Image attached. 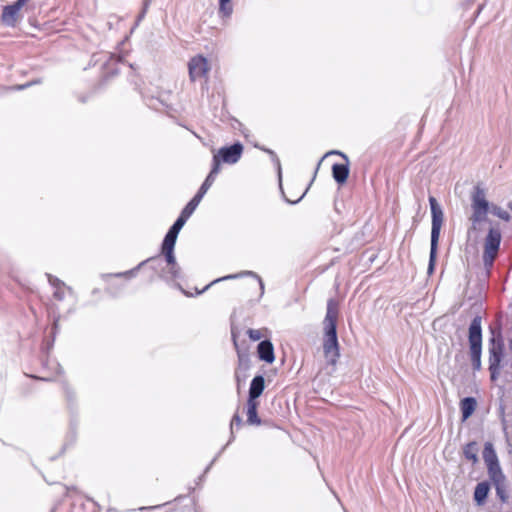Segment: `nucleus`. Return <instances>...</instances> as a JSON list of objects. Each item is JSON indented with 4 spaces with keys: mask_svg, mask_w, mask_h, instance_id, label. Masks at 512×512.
Listing matches in <instances>:
<instances>
[{
    "mask_svg": "<svg viewBox=\"0 0 512 512\" xmlns=\"http://www.w3.org/2000/svg\"><path fill=\"white\" fill-rule=\"evenodd\" d=\"M488 339V371L491 382H496L502 371L506 383H512V360L505 359V343L500 328L490 327Z\"/></svg>",
    "mask_w": 512,
    "mask_h": 512,
    "instance_id": "obj_1",
    "label": "nucleus"
},
{
    "mask_svg": "<svg viewBox=\"0 0 512 512\" xmlns=\"http://www.w3.org/2000/svg\"><path fill=\"white\" fill-rule=\"evenodd\" d=\"M338 304L329 299L323 320V353L327 363L335 366L340 357V345L337 335Z\"/></svg>",
    "mask_w": 512,
    "mask_h": 512,
    "instance_id": "obj_2",
    "label": "nucleus"
},
{
    "mask_svg": "<svg viewBox=\"0 0 512 512\" xmlns=\"http://www.w3.org/2000/svg\"><path fill=\"white\" fill-rule=\"evenodd\" d=\"M429 205L431 210L432 223L430 254L427 272L428 274H432L434 272L437 259L438 243L440 238L441 227L444 220V213L442 207L440 206V204L438 203L437 199L434 196H429Z\"/></svg>",
    "mask_w": 512,
    "mask_h": 512,
    "instance_id": "obj_3",
    "label": "nucleus"
},
{
    "mask_svg": "<svg viewBox=\"0 0 512 512\" xmlns=\"http://www.w3.org/2000/svg\"><path fill=\"white\" fill-rule=\"evenodd\" d=\"M482 318L476 315L468 329V342H469V354L474 371H480L482 369Z\"/></svg>",
    "mask_w": 512,
    "mask_h": 512,
    "instance_id": "obj_4",
    "label": "nucleus"
},
{
    "mask_svg": "<svg viewBox=\"0 0 512 512\" xmlns=\"http://www.w3.org/2000/svg\"><path fill=\"white\" fill-rule=\"evenodd\" d=\"M501 240L502 235L499 224L490 227L484 239V250L482 255L486 278L491 274V270L500 250Z\"/></svg>",
    "mask_w": 512,
    "mask_h": 512,
    "instance_id": "obj_5",
    "label": "nucleus"
},
{
    "mask_svg": "<svg viewBox=\"0 0 512 512\" xmlns=\"http://www.w3.org/2000/svg\"><path fill=\"white\" fill-rule=\"evenodd\" d=\"M472 215L470 220L473 224L481 223L486 220L487 214L491 210L489 201L485 197V191L479 186H475L471 195Z\"/></svg>",
    "mask_w": 512,
    "mask_h": 512,
    "instance_id": "obj_6",
    "label": "nucleus"
},
{
    "mask_svg": "<svg viewBox=\"0 0 512 512\" xmlns=\"http://www.w3.org/2000/svg\"><path fill=\"white\" fill-rule=\"evenodd\" d=\"M148 264L150 269H152L156 273H160L165 270V257L162 258V254L150 257L142 262H140L135 268L130 269L125 272H120L114 274L116 277H125V278H133L136 276L137 271L144 265Z\"/></svg>",
    "mask_w": 512,
    "mask_h": 512,
    "instance_id": "obj_7",
    "label": "nucleus"
},
{
    "mask_svg": "<svg viewBox=\"0 0 512 512\" xmlns=\"http://www.w3.org/2000/svg\"><path fill=\"white\" fill-rule=\"evenodd\" d=\"M25 4L16 0L12 4L5 5L1 13V23L6 27H15L21 20V9Z\"/></svg>",
    "mask_w": 512,
    "mask_h": 512,
    "instance_id": "obj_8",
    "label": "nucleus"
},
{
    "mask_svg": "<svg viewBox=\"0 0 512 512\" xmlns=\"http://www.w3.org/2000/svg\"><path fill=\"white\" fill-rule=\"evenodd\" d=\"M483 460L487 466L489 478H494L503 474L498 456L491 442H486L484 444Z\"/></svg>",
    "mask_w": 512,
    "mask_h": 512,
    "instance_id": "obj_9",
    "label": "nucleus"
},
{
    "mask_svg": "<svg viewBox=\"0 0 512 512\" xmlns=\"http://www.w3.org/2000/svg\"><path fill=\"white\" fill-rule=\"evenodd\" d=\"M243 153V145L235 142L232 145L221 147L216 154L217 157L226 164H235L241 158Z\"/></svg>",
    "mask_w": 512,
    "mask_h": 512,
    "instance_id": "obj_10",
    "label": "nucleus"
},
{
    "mask_svg": "<svg viewBox=\"0 0 512 512\" xmlns=\"http://www.w3.org/2000/svg\"><path fill=\"white\" fill-rule=\"evenodd\" d=\"M165 257V270L159 273V278L169 282H174L175 280L182 277L181 267L176 261L175 254H173L172 260H170L167 256Z\"/></svg>",
    "mask_w": 512,
    "mask_h": 512,
    "instance_id": "obj_11",
    "label": "nucleus"
},
{
    "mask_svg": "<svg viewBox=\"0 0 512 512\" xmlns=\"http://www.w3.org/2000/svg\"><path fill=\"white\" fill-rule=\"evenodd\" d=\"M330 154L340 155L345 159V163H335L332 165V176L339 185L344 184L349 176V160L348 157L340 151H332Z\"/></svg>",
    "mask_w": 512,
    "mask_h": 512,
    "instance_id": "obj_12",
    "label": "nucleus"
},
{
    "mask_svg": "<svg viewBox=\"0 0 512 512\" xmlns=\"http://www.w3.org/2000/svg\"><path fill=\"white\" fill-rule=\"evenodd\" d=\"M188 69L191 81H196L203 77L208 71L206 58L201 55L193 57L188 63Z\"/></svg>",
    "mask_w": 512,
    "mask_h": 512,
    "instance_id": "obj_13",
    "label": "nucleus"
},
{
    "mask_svg": "<svg viewBox=\"0 0 512 512\" xmlns=\"http://www.w3.org/2000/svg\"><path fill=\"white\" fill-rule=\"evenodd\" d=\"M244 276L254 277V278H256L258 280L259 286H260V290H261V294L260 295L262 296L264 294V283H263L261 277L257 273H255L253 271H242V272H239V273H236V274H230V275H227V276L215 279L212 282H210L208 285H206L202 290H196V295L202 294L203 292L208 290L213 284H215L217 282L225 281V280H230V279H237V278H241V277H244Z\"/></svg>",
    "mask_w": 512,
    "mask_h": 512,
    "instance_id": "obj_14",
    "label": "nucleus"
},
{
    "mask_svg": "<svg viewBox=\"0 0 512 512\" xmlns=\"http://www.w3.org/2000/svg\"><path fill=\"white\" fill-rule=\"evenodd\" d=\"M258 358L266 363H272L275 360L274 347L270 340L265 339L259 342L257 346Z\"/></svg>",
    "mask_w": 512,
    "mask_h": 512,
    "instance_id": "obj_15",
    "label": "nucleus"
},
{
    "mask_svg": "<svg viewBox=\"0 0 512 512\" xmlns=\"http://www.w3.org/2000/svg\"><path fill=\"white\" fill-rule=\"evenodd\" d=\"M265 389V379L262 375H256L251 380L248 399L252 401H258V398L262 395Z\"/></svg>",
    "mask_w": 512,
    "mask_h": 512,
    "instance_id": "obj_16",
    "label": "nucleus"
},
{
    "mask_svg": "<svg viewBox=\"0 0 512 512\" xmlns=\"http://www.w3.org/2000/svg\"><path fill=\"white\" fill-rule=\"evenodd\" d=\"M178 234L173 233L172 231L168 230L166 233L162 245H161V254L163 256H167L170 260H172L173 254H174V248L176 244Z\"/></svg>",
    "mask_w": 512,
    "mask_h": 512,
    "instance_id": "obj_17",
    "label": "nucleus"
},
{
    "mask_svg": "<svg viewBox=\"0 0 512 512\" xmlns=\"http://www.w3.org/2000/svg\"><path fill=\"white\" fill-rule=\"evenodd\" d=\"M491 489V484L489 481L479 482L474 489V501L478 506H482L485 504L487 497L489 495Z\"/></svg>",
    "mask_w": 512,
    "mask_h": 512,
    "instance_id": "obj_18",
    "label": "nucleus"
},
{
    "mask_svg": "<svg viewBox=\"0 0 512 512\" xmlns=\"http://www.w3.org/2000/svg\"><path fill=\"white\" fill-rule=\"evenodd\" d=\"M211 186L212 184L204 180V182L202 183L194 197L185 205L184 208L187 210V212L193 214V212L196 210L197 206L199 205L202 198L204 197V195L207 193Z\"/></svg>",
    "mask_w": 512,
    "mask_h": 512,
    "instance_id": "obj_19",
    "label": "nucleus"
},
{
    "mask_svg": "<svg viewBox=\"0 0 512 512\" xmlns=\"http://www.w3.org/2000/svg\"><path fill=\"white\" fill-rule=\"evenodd\" d=\"M477 407V401L474 397L468 396L464 397L460 401V411H461V417L462 421H466L468 418L472 416L475 409Z\"/></svg>",
    "mask_w": 512,
    "mask_h": 512,
    "instance_id": "obj_20",
    "label": "nucleus"
},
{
    "mask_svg": "<svg viewBox=\"0 0 512 512\" xmlns=\"http://www.w3.org/2000/svg\"><path fill=\"white\" fill-rule=\"evenodd\" d=\"M104 56L107 58L103 64V67L105 68L104 79L107 80L109 77H112L119 73V70L117 68H113V66L120 62L121 58L111 54H105Z\"/></svg>",
    "mask_w": 512,
    "mask_h": 512,
    "instance_id": "obj_21",
    "label": "nucleus"
},
{
    "mask_svg": "<svg viewBox=\"0 0 512 512\" xmlns=\"http://www.w3.org/2000/svg\"><path fill=\"white\" fill-rule=\"evenodd\" d=\"M258 401L247 400V424L260 425L261 419L258 416Z\"/></svg>",
    "mask_w": 512,
    "mask_h": 512,
    "instance_id": "obj_22",
    "label": "nucleus"
},
{
    "mask_svg": "<svg viewBox=\"0 0 512 512\" xmlns=\"http://www.w3.org/2000/svg\"><path fill=\"white\" fill-rule=\"evenodd\" d=\"M491 482L493 483L494 487H495V490H496V494L498 496V498L502 501V502H506L507 501V493H506V485H505V475L504 474H501L500 476H496L494 478H490Z\"/></svg>",
    "mask_w": 512,
    "mask_h": 512,
    "instance_id": "obj_23",
    "label": "nucleus"
},
{
    "mask_svg": "<svg viewBox=\"0 0 512 512\" xmlns=\"http://www.w3.org/2000/svg\"><path fill=\"white\" fill-rule=\"evenodd\" d=\"M191 215L192 214L190 212H187V210L183 208L180 215L169 228V230L172 231L173 233L179 234L180 230L183 228V226L185 225V223L187 222Z\"/></svg>",
    "mask_w": 512,
    "mask_h": 512,
    "instance_id": "obj_24",
    "label": "nucleus"
},
{
    "mask_svg": "<svg viewBox=\"0 0 512 512\" xmlns=\"http://www.w3.org/2000/svg\"><path fill=\"white\" fill-rule=\"evenodd\" d=\"M464 457L473 463L478 462V445L475 441L467 443L463 448Z\"/></svg>",
    "mask_w": 512,
    "mask_h": 512,
    "instance_id": "obj_25",
    "label": "nucleus"
},
{
    "mask_svg": "<svg viewBox=\"0 0 512 512\" xmlns=\"http://www.w3.org/2000/svg\"><path fill=\"white\" fill-rule=\"evenodd\" d=\"M233 342H234L236 349H238L237 341H236L234 335H233ZM237 353H238V358H239V365H238L237 370L238 371L242 370L244 372L243 379H245V377H246L245 372L249 369V359H248L247 355L241 353L239 350H237Z\"/></svg>",
    "mask_w": 512,
    "mask_h": 512,
    "instance_id": "obj_26",
    "label": "nucleus"
},
{
    "mask_svg": "<svg viewBox=\"0 0 512 512\" xmlns=\"http://www.w3.org/2000/svg\"><path fill=\"white\" fill-rule=\"evenodd\" d=\"M223 163L222 160H220L217 155H214L213 156V165H212V168L209 172V174L207 175L205 181H207L208 183L210 184H213L214 181H215V178L217 176V174L219 173L220 171V164Z\"/></svg>",
    "mask_w": 512,
    "mask_h": 512,
    "instance_id": "obj_27",
    "label": "nucleus"
},
{
    "mask_svg": "<svg viewBox=\"0 0 512 512\" xmlns=\"http://www.w3.org/2000/svg\"><path fill=\"white\" fill-rule=\"evenodd\" d=\"M255 147L261 149L262 151H264V152H266L267 154L270 155L271 160H272V162L274 163V165H275V167L277 169L279 181L281 182V177H282L281 163H280V160H279L278 156L276 155V153L273 150H271L269 148H266V147H261L259 145H256Z\"/></svg>",
    "mask_w": 512,
    "mask_h": 512,
    "instance_id": "obj_28",
    "label": "nucleus"
},
{
    "mask_svg": "<svg viewBox=\"0 0 512 512\" xmlns=\"http://www.w3.org/2000/svg\"><path fill=\"white\" fill-rule=\"evenodd\" d=\"M233 12V8L231 5V0H219V14L223 17L231 16Z\"/></svg>",
    "mask_w": 512,
    "mask_h": 512,
    "instance_id": "obj_29",
    "label": "nucleus"
},
{
    "mask_svg": "<svg viewBox=\"0 0 512 512\" xmlns=\"http://www.w3.org/2000/svg\"><path fill=\"white\" fill-rule=\"evenodd\" d=\"M490 212H491L494 216H496V217H498V218H500L501 220H504V221H506V222H508V221L511 219L510 214H509L506 210H504L503 208H501L500 206L492 205V206H491V210H490Z\"/></svg>",
    "mask_w": 512,
    "mask_h": 512,
    "instance_id": "obj_30",
    "label": "nucleus"
},
{
    "mask_svg": "<svg viewBox=\"0 0 512 512\" xmlns=\"http://www.w3.org/2000/svg\"><path fill=\"white\" fill-rule=\"evenodd\" d=\"M242 425V418L238 413H235L232 417L230 429H231V440H234V428H239Z\"/></svg>",
    "mask_w": 512,
    "mask_h": 512,
    "instance_id": "obj_31",
    "label": "nucleus"
},
{
    "mask_svg": "<svg viewBox=\"0 0 512 512\" xmlns=\"http://www.w3.org/2000/svg\"><path fill=\"white\" fill-rule=\"evenodd\" d=\"M247 334L252 341H258L262 338L261 331L257 329L250 328L247 330Z\"/></svg>",
    "mask_w": 512,
    "mask_h": 512,
    "instance_id": "obj_32",
    "label": "nucleus"
},
{
    "mask_svg": "<svg viewBox=\"0 0 512 512\" xmlns=\"http://www.w3.org/2000/svg\"><path fill=\"white\" fill-rule=\"evenodd\" d=\"M65 288L66 286H60L55 288L53 296L56 300L62 301L65 298Z\"/></svg>",
    "mask_w": 512,
    "mask_h": 512,
    "instance_id": "obj_33",
    "label": "nucleus"
},
{
    "mask_svg": "<svg viewBox=\"0 0 512 512\" xmlns=\"http://www.w3.org/2000/svg\"><path fill=\"white\" fill-rule=\"evenodd\" d=\"M46 275L48 277V281H49L50 285L53 286L54 288H57L60 286H65L64 282H62L57 277L52 276L51 274H46Z\"/></svg>",
    "mask_w": 512,
    "mask_h": 512,
    "instance_id": "obj_34",
    "label": "nucleus"
},
{
    "mask_svg": "<svg viewBox=\"0 0 512 512\" xmlns=\"http://www.w3.org/2000/svg\"><path fill=\"white\" fill-rule=\"evenodd\" d=\"M58 322H59V317L55 318L54 319V322H53V326H52V334H53V338L51 340V342H49L47 344V350L49 351L52 346H53V342H54V339H55V335L57 333V330H58Z\"/></svg>",
    "mask_w": 512,
    "mask_h": 512,
    "instance_id": "obj_35",
    "label": "nucleus"
},
{
    "mask_svg": "<svg viewBox=\"0 0 512 512\" xmlns=\"http://www.w3.org/2000/svg\"><path fill=\"white\" fill-rule=\"evenodd\" d=\"M149 5H150V0H144V2H143V9H142V11L140 12V14L137 17V23L144 18Z\"/></svg>",
    "mask_w": 512,
    "mask_h": 512,
    "instance_id": "obj_36",
    "label": "nucleus"
},
{
    "mask_svg": "<svg viewBox=\"0 0 512 512\" xmlns=\"http://www.w3.org/2000/svg\"><path fill=\"white\" fill-rule=\"evenodd\" d=\"M226 446H224L221 451L212 459V461L210 462V464L206 467L204 473L202 476L199 477V480L202 481V479L204 478L205 474L210 470V468L212 467V465L215 463V461L217 460V458L220 456V454L222 453V451L225 449Z\"/></svg>",
    "mask_w": 512,
    "mask_h": 512,
    "instance_id": "obj_37",
    "label": "nucleus"
},
{
    "mask_svg": "<svg viewBox=\"0 0 512 512\" xmlns=\"http://www.w3.org/2000/svg\"><path fill=\"white\" fill-rule=\"evenodd\" d=\"M63 389H64L65 395L67 397V400L71 401L73 393H72L70 387L67 384H64Z\"/></svg>",
    "mask_w": 512,
    "mask_h": 512,
    "instance_id": "obj_38",
    "label": "nucleus"
},
{
    "mask_svg": "<svg viewBox=\"0 0 512 512\" xmlns=\"http://www.w3.org/2000/svg\"><path fill=\"white\" fill-rule=\"evenodd\" d=\"M36 83H39V81H32V82H28L26 84H23V85H17L14 87V89L16 90H24L30 86H32L33 84H36Z\"/></svg>",
    "mask_w": 512,
    "mask_h": 512,
    "instance_id": "obj_39",
    "label": "nucleus"
},
{
    "mask_svg": "<svg viewBox=\"0 0 512 512\" xmlns=\"http://www.w3.org/2000/svg\"><path fill=\"white\" fill-rule=\"evenodd\" d=\"M304 195H305V193H303V194H302V195H301L297 200H295V201L289 200V199H287V198H285V201H286L287 203H289V204H296V203H298V202H299V201L304 197Z\"/></svg>",
    "mask_w": 512,
    "mask_h": 512,
    "instance_id": "obj_40",
    "label": "nucleus"
},
{
    "mask_svg": "<svg viewBox=\"0 0 512 512\" xmlns=\"http://www.w3.org/2000/svg\"><path fill=\"white\" fill-rule=\"evenodd\" d=\"M175 286L179 288L186 296H192V294L186 292L179 283H175Z\"/></svg>",
    "mask_w": 512,
    "mask_h": 512,
    "instance_id": "obj_41",
    "label": "nucleus"
},
{
    "mask_svg": "<svg viewBox=\"0 0 512 512\" xmlns=\"http://www.w3.org/2000/svg\"><path fill=\"white\" fill-rule=\"evenodd\" d=\"M235 379L237 381V384H240V381L242 380V377L240 376V371L236 370L235 372Z\"/></svg>",
    "mask_w": 512,
    "mask_h": 512,
    "instance_id": "obj_42",
    "label": "nucleus"
},
{
    "mask_svg": "<svg viewBox=\"0 0 512 512\" xmlns=\"http://www.w3.org/2000/svg\"><path fill=\"white\" fill-rule=\"evenodd\" d=\"M161 507H162V505H155V506L149 507V509H154L155 510V509H159Z\"/></svg>",
    "mask_w": 512,
    "mask_h": 512,
    "instance_id": "obj_43",
    "label": "nucleus"
},
{
    "mask_svg": "<svg viewBox=\"0 0 512 512\" xmlns=\"http://www.w3.org/2000/svg\"><path fill=\"white\" fill-rule=\"evenodd\" d=\"M129 67H130L131 69H133V70H136V69H137V66H136V65H134V64H129Z\"/></svg>",
    "mask_w": 512,
    "mask_h": 512,
    "instance_id": "obj_44",
    "label": "nucleus"
},
{
    "mask_svg": "<svg viewBox=\"0 0 512 512\" xmlns=\"http://www.w3.org/2000/svg\"><path fill=\"white\" fill-rule=\"evenodd\" d=\"M509 349L512 351V339L509 340Z\"/></svg>",
    "mask_w": 512,
    "mask_h": 512,
    "instance_id": "obj_45",
    "label": "nucleus"
},
{
    "mask_svg": "<svg viewBox=\"0 0 512 512\" xmlns=\"http://www.w3.org/2000/svg\"><path fill=\"white\" fill-rule=\"evenodd\" d=\"M508 207L512 211V201L508 203Z\"/></svg>",
    "mask_w": 512,
    "mask_h": 512,
    "instance_id": "obj_46",
    "label": "nucleus"
},
{
    "mask_svg": "<svg viewBox=\"0 0 512 512\" xmlns=\"http://www.w3.org/2000/svg\"><path fill=\"white\" fill-rule=\"evenodd\" d=\"M19 1L26 4L29 0H19Z\"/></svg>",
    "mask_w": 512,
    "mask_h": 512,
    "instance_id": "obj_47",
    "label": "nucleus"
},
{
    "mask_svg": "<svg viewBox=\"0 0 512 512\" xmlns=\"http://www.w3.org/2000/svg\"><path fill=\"white\" fill-rule=\"evenodd\" d=\"M502 423H503V425L505 426V425H506V420H505V419H503V420H502Z\"/></svg>",
    "mask_w": 512,
    "mask_h": 512,
    "instance_id": "obj_48",
    "label": "nucleus"
},
{
    "mask_svg": "<svg viewBox=\"0 0 512 512\" xmlns=\"http://www.w3.org/2000/svg\"><path fill=\"white\" fill-rule=\"evenodd\" d=\"M232 440L230 439L228 443H226V446H229V443L231 442Z\"/></svg>",
    "mask_w": 512,
    "mask_h": 512,
    "instance_id": "obj_49",
    "label": "nucleus"
}]
</instances>
